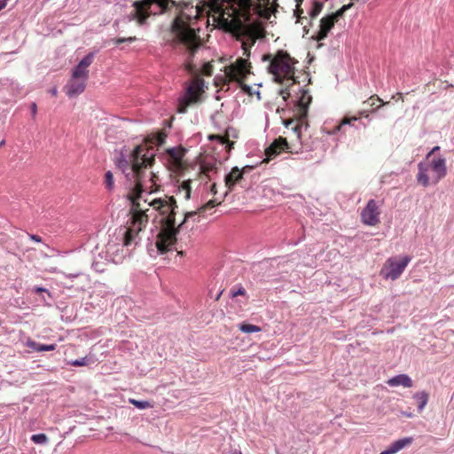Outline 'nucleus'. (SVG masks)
<instances>
[{
    "mask_svg": "<svg viewBox=\"0 0 454 454\" xmlns=\"http://www.w3.org/2000/svg\"><path fill=\"white\" fill-rule=\"evenodd\" d=\"M358 121V118L356 116L353 117H344L341 121V122L336 126L333 129V133H336L337 131H340L341 127L344 125H350L353 126V122Z\"/></svg>",
    "mask_w": 454,
    "mask_h": 454,
    "instance_id": "28",
    "label": "nucleus"
},
{
    "mask_svg": "<svg viewBox=\"0 0 454 454\" xmlns=\"http://www.w3.org/2000/svg\"><path fill=\"white\" fill-rule=\"evenodd\" d=\"M31 441L35 444L44 445V444L48 443L49 438L45 434L41 433V434H33L31 436Z\"/></svg>",
    "mask_w": 454,
    "mask_h": 454,
    "instance_id": "27",
    "label": "nucleus"
},
{
    "mask_svg": "<svg viewBox=\"0 0 454 454\" xmlns=\"http://www.w3.org/2000/svg\"><path fill=\"white\" fill-rule=\"evenodd\" d=\"M105 185L109 191H112L114 188V176L110 170L106 171L105 174Z\"/></svg>",
    "mask_w": 454,
    "mask_h": 454,
    "instance_id": "30",
    "label": "nucleus"
},
{
    "mask_svg": "<svg viewBox=\"0 0 454 454\" xmlns=\"http://www.w3.org/2000/svg\"><path fill=\"white\" fill-rule=\"evenodd\" d=\"M86 81L87 80H83L82 78L74 79L72 76L70 82L66 86L67 95L69 98H74L82 93L86 87Z\"/></svg>",
    "mask_w": 454,
    "mask_h": 454,
    "instance_id": "16",
    "label": "nucleus"
},
{
    "mask_svg": "<svg viewBox=\"0 0 454 454\" xmlns=\"http://www.w3.org/2000/svg\"><path fill=\"white\" fill-rule=\"evenodd\" d=\"M297 61L293 59L286 51V108L289 106L294 107V115L303 119L307 116L309 106L311 103L312 97L309 91L301 85L300 78L302 82L309 81V74L300 73L295 75L294 64Z\"/></svg>",
    "mask_w": 454,
    "mask_h": 454,
    "instance_id": "5",
    "label": "nucleus"
},
{
    "mask_svg": "<svg viewBox=\"0 0 454 454\" xmlns=\"http://www.w3.org/2000/svg\"><path fill=\"white\" fill-rule=\"evenodd\" d=\"M31 114L35 117L37 113V106L35 103H32L30 106Z\"/></svg>",
    "mask_w": 454,
    "mask_h": 454,
    "instance_id": "39",
    "label": "nucleus"
},
{
    "mask_svg": "<svg viewBox=\"0 0 454 454\" xmlns=\"http://www.w3.org/2000/svg\"><path fill=\"white\" fill-rule=\"evenodd\" d=\"M166 152L169 157V160L174 165L176 166L181 164L183 158L186 153V150L181 146L168 148Z\"/></svg>",
    "mask_w": 454,
    "mask_h": 454,
    "instance_id": "20",
    "label": "nucleus"
},
{
    "mask_svg": "<svg viewBox=\"0 0 454 454\" xmlns=\"http://www.w3.org/2000/svg\"><path fill=\"white\" fill-rule=\"evenodd\" d=\"M244 294H245V289L243 287H239L237 291L232 293V295L235 297L238 295H242Z\"/></svg>",
    "mask_w": 454,
    "mask_h": 454,
    "instance_id": "40",
    "label": "nucleus"
},
{
    "mask_svg": "<svg viewBox=\"0 0 454 454\" xmlns=\"http://www.w3.org/2000/svg\"><path fill=\"white\" fill-rule=\"evenodd\" d=\"M239 329L245 333H258L261 331L259 326L251 324H241L239 325Z\"/></svg>",
    "mask_w": 454,
    "mask_h": 454,
    "instance_id": "26",
    "label": "nucleus"
},
{
    "mask_svg": "<svg viewBox=\"0 0 454 454\" xmlns=\"http://www.w3.org/2000/svg\"><path fill=\"white\" fill-rule=\"evenodd\" d=\"M215 205H214V202L213 201H209L207 203V205H205L204 207H200V212L203 211L206 207H213Z\"/></svg>",
    "mask_w": 454,
    "mask_h": 454,
    "instance_id": "42",
    "label": "nucleus"
},
{
    "mask_svg": "<svg viewBox=\"0 0 454 454\" xmlns=\"http://www.w3.org/2000/svg\"><path fill=\"white\" fill-rule=\"evenodd\" d=\"M411 260V258L408 255L403 256L401 259L390 257L387 259L385 267L381 270V273L387 279H397L403 272Z\"/></svg>",
    "mask_w": 454,
    "mask_h": 454,
    "instance_id": "11",
    "label": "nucleus"
},
{
    "mask_svg": "<svg viewBox=\"0 0 454 454\" xmlns=\"http://www.w3.org/2000/svg\"><path fill=\"white\" fill-rule=\"evenodd\" d=\"M248 68V62L247 59L239 58L236 60L234 64L230 67L231 75L233 79H241L243 78L247 73Z\"/></svg>",
    "mask_w": 454,
    "mask_h": 454,
    "instance_id": "17",
    "label": "nucleus"
},
{
    "mask_svg": "<svg viewBox=\"0 0 454 454\" xmlns=\"http://www.w3.org/2000/svg\"><path fill=\"white\" fill-rule=\"evenodd\" d=\"M5 145V140H1L0 141V147L4 146Z\"/></svg>",
    "mask_w": 454,
    "mask_h": 454,
    "instance_id": "47",
    "label": "nucleus"
},
{
    "mask_svg": "<svg viewBox=\"0 0 454 454\" xmlns=\"http://www.w3.org/2000/svg\"><path fill=\"white\" fill-rule=\"evenodd\" d=\"M230 454H242V452L239 450H232Z\"/></svg>",
    "mask_w": 454,
    "mask_h": 454,
    "instance_id": "44",
    "label": "nucleus"
},
{
    "mask_svg": "<svg viewBox=\"0 0 454 454\" xmlns=\"http://www.w3.org/2000/svg\"><path fill=\"white\" fill-rule=\"evenodd\" d=\"M371 99H372V100H374L372 98H371ZM375 100H376V101H380V99L379 98H377Z\"/></svg>",
    "mask_w": 454,
    "mask_h": 454,
    "instance_id": "52",
    "label": "nucleus"
},
{
    "mask_svg": "<svg viewBox=\"0 0 454 454\" xmlns=\"http://www.w3.org/2000/svg\"><path fill=\"white\" fill-rule=\"evenodd\" d=\"M196 215H197V212H196V211H191V212H187V213H185V215H184V217L183 221H182V222H181V223L176 226L177 230H178L179 228H181V227H182V225H184V224L185 223V222H186L189 218L193 217V216H195Z\"/></svg>",
    "mask_w": 454,
    "mask_h": 454,
    "instance_id": "34",
    "label": "nucleus"
},
{
    "mask_svg": "<svg viewBox=\"0 0 454 454\" xmlns=\"http://www.w3.org/2000/svg\"><path fill=\"white\" fill-rule=\"evenodd\" d=\"M137 40V39L136 36H129V37L114 38V39L111 40V42H113L114 44L118 45V44L122 43H131L136 42Z\"/></svg>",
    "mask_w": 454,
    "mask_h": 454,
    "instance_id": "31",
    "label": "nucleus"
},
{
    "mask_svg": "<svg viewBox=\"0 0 454 454\" xmlns=\"http://www.w3.org/2000/svg\"><path fill=\"white\" fill-rule=\"evenodd\" d=\"M43 301L45 302V303H49V301L46 300V298L44 296H43Z\"/></svg>",
    "mask_w": 454,
    "mask_h": 454,
    "instance_id": "50",
    "label": "nucleus"
},
{
    "mask_svg": "<svg viewBox=\"0 0 454 454\" xmlns=\"http://www.w3.org/2000/svg\"><path fill=\"white\" fill-rule=\"evenodd\" d=\"M242 178V172L239 168L235 167L231 169V171L225 176V184L231 189L236 183Z\"/></svg>",
    "mask_w": 454,
    "mask_h": 454,
    "instance_id": "23",
    "label": "nucleus"
},
{
    "mask_svg": "<svg viewBox=\"0 0 454 454\" xmlns=\"http://www.w3.org/2000/svg\"><path fill=\"white\" fill-rule=\"evenodd\" d=\"M225 10L214 15V26L225 32L242 30L241 43L244 55H250V49L262 35L261 20H269L276 11L277 0H223Z\"/></svg>",
    "mask_w": 454,
    "mask_h": 454,
    "instance_id": "2",
    "label": "nucleus"
},
{
    "mask_svg": "<svg viewBox=\"0 0 454 454\" xmlns=\"http://www.w3.org/2000/svg\"><path fill=\"white\" fill-rule=\"evenodd\" d=\"M353 3L342 5L335 12L328 14L320 20L318 30L312 35V38L317 42L327 37L328 33L333 27L334 24L343 16L344 12L350 9Z\"/></svg>",
    "mask_w": 454,
    "mask_h": 454,
    "instance_id": "10",
    "label": "nucleus"
},
{
    "mask_svg": "<svg viewBox=\"0 0 454 454\" xmlns=\"http://www.w3.org/2000/svg\"><path fill=\"white\" fill-rule=\"evenodd\" d=\"M94 57L95 53L90 52L82 59V60L73 69L72 76L74 79L82 78L83 80H88V67L92 64Z\"/></svg>",
    "mask_w": 454,
    "mask_h": 454,
    "instance_id": "13",
    "label": "nucleus"
},
{
    "mask_svg": "<svg viewBox=\"0 0 454 454\" xmlns=\"http://www.w3.org/2000/svg\"><path fill=\"white\" fill-rule=\"evenodd\" d=\"M221 294H222V292H220V293L216 295L215 300H218V299L220 298Z\"/></svg>",
    "mask_w": 454,
    "mask_h": 454,
    "instance_id": "49",
    "label": "nucleus"
},
{
    "mask_svg": "<svg viewBox=\"0 0 454 454\" xmlns=\"http://www.w3.org/2000/svg\"><path fill=\"white\" fill-rule=\"evenodd\" d=\"M27 346L30 348L32 350L36 352H43V351H52L55 350L57 348V344H42L39 342H36L32 340H28L27 342Z\"/></svg>",
    "mask_w": 454,
    "mask_h": 454,
    "instance_id": "22",
    "label": "nucleus"
},
{
    "mask_svg": "<svg viewBox=\"0 0 454 454\" xmlns=\"http://www.w3.org/2000/svg\"><path fill=\"white\" fill-rule=\"evenodd\" d=\"M286 153H299L302 150L301 142V123L286 118Z\"/></svg>",
    "mask_w": 454,
    "mask_h": 454,
    "instance_id": "9",
    "label": "nucleus"
},
{
    "mask_svg": "<svg viewBox=\"0 0 454 454\" xmlns=\"http://www.w3.org/2000/svg\"><path fill=\"white\" fill-rule=\"evenodd\" d=\"M387 384L391 387L403 386L404 387H412V380L407 374H398L388 380Z\"/></svg>",
    "mask_w": 454,
    "mask_h": 454,
    "instance_id": "21",
    "label": "nucleus"
},
{
    "mask_svg": "<svg viewBox=\"0 0 454 454\" xmlns=\"http://www.w3.org/2000/svg\"><path fill=\"white\" fill-rule=\"evenodd\" d=\"M200 15L198 7H192L190 13L181 12L172 21L171 29L174 34V42L180 46V50L185 54V68L192 70V59L202 43L197 30L196 20Z\"/></svg>",
    "mask_w": 454,
    "mask_h": 454,
    "instance_id": "4",
    "label": "nucleus"
},
{
    "mask_svg": "<svg viewBox=\"0 0 454 454\" xmlns=\"http://www.w3.org/2000/svg\"><path fill=\"white\" fill-rule=\"evenodd\" d=\"M440 146L439 145H436L434 147H433L426 155L425 159L426 160H428L429 159L434 157V153L438 151H440Z\"/></svg>",
    "mask_w": 454,
    "mask_h": 454,
    "instance_id": "35",
    "label": "nucleus"
},
{
    "mask_svg": "<svg viewBox=\"0 0 454 454\" xmlns=\"http://www.w3.org/2000/svg\"><path fill=\"white\" fill-rule=\"evenodd\" d=\"M412 397L417 402L418 411L421 412L428 403V394L426 391H420L415 393Z\"/></svg>",
    "mask_w": 454,
    "mask_h": 454,
    "instance_id": "24",
    "label": "nucleus"
},
{
    "mask_svg": "<svg viewBox=\"0 0 454 454\" xmlns=\"http://www.w3.org/2000/svg\"><path fill=\"white\" fill-rule=\"evenodd\" d=\"M29 238H30V239H32V240H33V241H35V242H37V243L42 242V239H41V237H40V236H38V235H35V234H30V235H29Z\"/></svg>",
    "mask_w": 454,
    "mask_h": 454,
    "instance_id": "38",
    "label": "nucleus"
},
{
    "mask_svg": "<svg viewBox=\"0 0 454 454\" xmlns=\"http://www.w3.org/2000/svg\"><path fill=\"white\" fill-rule=\"evenodd\" d=\"M278 93L279 95L283 96V95H284V88H280V89L278 90Z\"/></svg>",
    "mask_w": 454,
    "mask_h": 454,
    "instance_id": "45",
    "label": "nucleus"
},
{
    "mask_svg": "<svg viewBox=\"0 0 454 454\" xmlns=\"http://www.w3.org/2000/svg\"><path fill=\"white\" fill-rule=\"evenodd\" d=\"M33 291L35 293H44V294H47V296L49 298H51V294L50 291L48 289L44 288V287L35 286V287H34Z\"/></svg>",
    "mask_w": 454,
    "mask_h": 454,
    "instance_id": "36",
    "label": "nucleus"
},
{
    "mask_svg": "<svg viewBox=\"0 0 454 454\" xmlns=\"http://www.w3.org/2000/svg\"><path fill=\"white\" fill-rule=\"evenodd\" d=\"M205 82L203 79H194L186 88L184 95L178 99L177 110L179 113H185L187 107L192 104L198 103L200 95L204 91Z\"/></svg>",
    "mask_w": 454,
    "mask_h": 454,
    "instance_id": "8",
    "label": "nucleus"
},
{
    "mask_svg": "<svg viewBox=\"0 0 454 454\" xmlns=\"http://www.w3.org/2000/svg\"><path fill=\"white\" fill-rule=\"evenodd\" d=\"M51 92L53 96H55L57 94V89H52Z\"/></svg>",
    "mask_w": 454,
    "mask_h": 454,
    "instance_id": "46",
    "label": "nucleus"
},
{
    "mask_svg": "<svg viewBox=\"0 0 454 454\" xmlns=\"http://www.w3.org/2000/svg\"><path fill=\"white\" fill-rule=\"evenodd\" d=\"M173 0H140L133 3L134 9L128 14L129 21L137 20L144 25L151 15H159L166 12L169 5H174Z\"/></svg>",
    "mask_w": 454,
    "mask_h": 454,
    "instance_id": "7",
    "label": "nucleus"
},
{
    "mask_svg": "<svg viewBox=\"0 0 454 454\" xmlns=\"http://www.w3.org/2000/svg\"><path fill=\"white\" fill-rule=\"evenodd\" d=\"M60 274L67 279H78L80 283L77 284H66L65 286L67 288H74L75 290H84L86 284H88L89 279L86 275L83 273L77 271L74 273L67 274L65 272H60Z\"/></svg>",
    "mask_w": 454,
    "mask_h": 454,
    "instance_id": "18",
    "label": "nucleus"
},
{
    "mask_svg": "<svg viewBox=\"0 0 454 454\" xmlns=\"http://www.w3.org/2000/svg\"><path fill=\"white\" fill-rule=\"evenodd\" d=\"M413 442V438L411 436L403 437L393 442L385 450L381 451L380 454H395L404 447L408 446Z\"/></svg>",
    "mask_w": 454,
    "mask_h": 454,
    "instance_id": "19",
    "label": "nucleus"
},
{
    "mask_svg": "<svg viewBox=\"0 0 454 454\" xmlns=\"http://www.w3.org/2000/svg\"><path fill=\"white\" fill-rule=\"evenodd\" d=\"M89 361L90 359L87 356H84L79 359L71 360L69 364L72 366H84L89 364Z\"/></svg>",
    "mask_w": 454,
    "mask_h": 454,
    "instance_id": "32",
    "label": "nucleus"
},
{
    "mask_svg": "<svg viewBox=\"0 0 454 454\" xmlns=\"http://www.w3.org/2000/svg\"><path fill=\"white\" fill-rule=\"evenodd\" d=\"M294 15L297 16V18H298V19H297V22H300L301 24H303L302 20H303L304 18H302V17L301 16V14L299 13V9H297V10H295V11H294Z\"/></svg>",
    "mask_w": 454,
    "mask_h": 454,
    "instance_id": "41",
    "label": "nucleus"
},
{
    "mask_svg": "<svg viewBox=\"0 0 454 454\" xmlns=\"http://www.w3.org/2000/svg\"><path fill=\"white\" fill-rule=\"evenodd\" d=\"M210 139H218L222 144H228L230 145V142L227 138L218 136V135H212L209 137Z\"/></svg>",
    "mask_w": 454,
    "mask_h": 454,
    "instance_id": "37",
    "label": "nucleus"
},
{
    "mask_svg": "<svg viewBox=\"0 0 454 454\" xmlns=\"http://www.w3.org/2000/svg\"><path fill=\"white\" fill-rule=\"evenodd\" d=\"M191 180H186L178 187L176 194L183 197L184 200H189L191 197Z\"/></svg>",
    "mask_w": 454,
    "mask_h": 454,
    "instance_id": "25",
    "label": "nucleus"
},
{
    "mask_svg": "<svg viewBox=\"0 0 454 454\" xmlns=\"http://www.w3.org/2000/svg\"><path fill=\"white\" fill-rule=\"evenodd\" d=\"M129 403L139 410H145L152 407L151 403L148 401L129 399Z\"/></svg>",
    "mask_w": 454,
    "mask_h": 454,
    "instance_id": "29",
    "label": "nucleus"
},
{
    "mask_svg": "<svg viewBox=\"0 0 454 454\" xmlns=\"http://www.w3.org/2000/svg\"><path fill=\"white\" fill-rule=\"evenodd\" d=\"M279 119H280V121H281V123H283V124H284V117H283L281 114L279 115Z\"/></svg>",
    "mask_w": 454,
    "mask_h": 454,
    "instance_id": "48",
    "label": "nucleus"
},
{
    "mask_svg": "<svg viewBox=\"0 0 454 454\" xmlns=\"http://www.w3.org/2000/svg\"><path fill=\"white\" fill-rule=\"evenodd\" d=\"M447 175L446 159L443 156L433 157L428 160L424 159L418 164V174L416 176L419 184L424 188L431 184H436Z\"/></svg>",
    "mask_w": 454,
    "mask_h": 454,
    "instance_id": "6",
    "label": "nucleus"
},
{
    "mask_svg": "<svg viewBox=\"0 0 454 454\" xmlns=\"http://www.w3.org/2000/svg\"><path fill=\"white\" fill-rule=\"evenodd\" d=\"M279 112H280V108H279V107H278V109H277V113H279Z\"/></svg>",
    "mask_w": 454,
    "mask_h": 454,
    "instance_id": "53",
    "label": "nucleus"
},
{
    "mask_svg": "<svg viewBox=\"0 0 454 454\" xmlns=\"http://www.w3.org/2000/svg\"><path fill=\"white\" fill-rule=\"evenodd\" d=\"M379 207L374 200H370L366 207L362 211V219L367 225L373 226L379 223Z\"/></svg>",
    "mask_w": 454,
    "mask_h": 454,
    "instance_id": "14",
    "label": "nucleus"
},
{
    "mask_svg": "<svg viewBox=\"0 0 454 454\" xmlns=\"http://www.w3.org/2000/svg\"><path fill=\"white\" fill-rule=\"evenodd\" d=\"M147 222V215H144L140 207H135L127 226L117 229L106 246V254L109 260L114 263L121 262L129 247H135L140 242L141 232L144 231Z\"/></svg>",
    "mask_w": 454,
    "mask_h": 454,
    "instance_id": "3",
    "label": "nucleus"
},
{
    "mask_svg": "<svg viewBox=\"0 0 454 454\" xmlns=\"http://www.w3.org/2000/svg\"><path fill=\"white\" fill-rule=\"evenodd\" d=\"M283 150L284 138L282 137H278L265 149V158L263 159V162H270L278 156Z\"/></svg>",
    "mask_w": 454,
    "mask_h": 454,
    "instance_id": "15",
    "label": "nucleus"
},
{
    "mask_svg": "<svg viewBox=\"0 0 454 454\" xmlns=\"http://www.w3.org/2000/svg\"><path fill=\"white\" fill-rule=\"evenodd\" d=\"M263 60H269L268 71L273 76V80L281 83L284 80V51L279 50L273 56L271 54L265 55Z\"/></svg>",
    "mask_w": 454,
    "mask_h": 454,
    "instance_id": "12",
    "label": "nucleus"
},
{
    "mask_svg": "<svg viewBox=\"0 0 454 454\" xmlns=\"http://www.w3.org/2000/svg\"><path fill=\"white\" fill-rule=\"evenodd\" d=\"M154 161V153L147 145H137L129 155L121 153L115 159L116 167L122 172L126 179L134 186V191L129 196L131 200L130 215L134 208H141L145 215V209L142 205L147 203L153 209L159 211L162 216L161 229L154 240L148 244V252L155 257L159 254H164L173 248L176 242L177 228L176 224V200L173 197L165 196L148 200L144 193L150 194L156 186V176L150 170Z\"/></svg>",
    "mask_w": 454,
    "mask_h": 454,
    "instance_id": "1",
    "label": "nucleus"
},
{
    "mask_svg": "<svg viewBox=\"0 0 454 454\" xmlns=\"http://www.w3.org/2000/svg\"><path fill=\"white\" fill-rule=\"evenodd\" d=\"M304 31H305L306 33H308V32H309V31L307 30V26H304Z\"/></svg>",
    "mask_w": 454,
    "mask_h": 454,
    "instance_id": "51",
    "label": "nucleus"
},
{
    "mask_svg": "<svg viewBox=\"0 0 454 454\" xmlns=\"http://www.w3.org/2000/svg\"><path fill=\"white\" fill-rule=\"evenodd\" d=\"M7 5V0H0V11L5 8Z\"/></svg>",
    "mask_w": 454,
    "mask_h": 454,
    "instance_id": "43",
    "label": "nucleus"
},
{
    "mask_svg": "<svg viewBox=\"0 0 454 454\" xmlns=\"http://www.w3.org/2000/svg\"><path fill=\"white\" fill-rule=\"evenodd\" d=\"M153 143L157 145H161L165 143L166 136L164 134H159L153 137Z\"/></svg>",
    "mask_w": 454,
    "mask_h": 454,
    "instance_id": "33",
    "label": "nucleus"
}]
</instances>
